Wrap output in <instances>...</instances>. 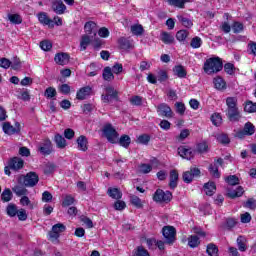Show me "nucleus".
I'll use <instances>...</instances> for the list:
<instances>
[{"instance_id": "1", "label": "nucleus", "mask_w": 256, "mask_h": 256, "mask_svg": "<svg viewBox=\"0 0 256 256\" xmlns=\"http://www.w3.org/2000/svg\"><path fill=\"white\" fill-rule=\"evenodd\" d=\"M102 132L104 133L107 141L112 145H120L124 149H129L131 145V137L129 135L123 134L119 138V132L113 127L111 123L104 125Z\"/></svg>"}, {"instance_id": "2", "label": "nucleus", "mask_w": 256, "mask_h": 256, "mask_svg": "<svg viewBox=\"0 0 256 256\" xmlns=\"http://www.w3.org/2000/svg\"><path fill=\"white\" fill-rule=\"evenodd\" d=\"M226 105L227 109L225 113L228 121L231 123H238V121H241V117L243 116L241 115V111L237 106V99L235 97H228L226 99Z\"/></svg>"}, {"instance_id": "3", "label": "nucleus", "mask_w": 256, "mask_h": 256, "mask_svg": "<svg viewBox=\"0 0 256 256\" xmlns=\"http://www.w3.org/2000/svg\"><path fill=\"white\" fill-rule=\"evenodd\" d=\"M204 73L211 75L213 73H219L223 71V59L219 58V56L208 58L204 62Z\"/></svg>"}, {"instance_id": "4", "label": "nucleus", "mask_w": 256, "mask_h": 256, "mask_svg": "<svg viewBox=\"0 0 256 256\" xmlns=\"http://www.w3.org/2000/svg\"><path fill=\"white\" fill-rule=\"evenodd\" d=\"M18 185H24V187H35L39 183V174L37 172L30 171L25 175H20L17 178Z\"/></svg>"}, {"instance_id": "5", "label": "nucleus", "mask_w": 256, "mask_h": 256, "mask_svg": "<svg viewBox=\"0 0 256 256\" xmlns=\"http://www.w3.org/2000/svg\"><path fill=\"white\" fill-rule=\"evenodd\" d=\"M173 200V193L171 191H163V189L158 188L153 194V201L155 203H171Z\"/></svg>"}, {"instance_id": "6", "label": "nucleus", "mask_w": 256, "mask_h": 256, "mask_svg": "<svg viewBox=\"0 0 256 256\" xmlns=\"http://www.w3.org/2000/svg\"><path fill=\"white\" fill-rule=\"evenodd\" d=\"M162 235L166 245H173L177 241V229L173 226H164L162 228Z\"/></svg>"}, {"instance_id": "7", "label": "nucleus", "mask_w": 256, "mask_h": 256, "mask_svg": "<svg viewBox=\"0 0 256 256\" xmlns=\"http://www.w3.org/2000/svg\"><path fill=\"white\" fill-rule=\"evenodd\" d=\"M201 177V169L197 166H191L190 170L183 172L182 180L184 183H193V179H199Z\"/></svg>"}, {"instance_id": "8", "label": "nucleus", "mask_w": 256, "mask_h": 256, "mask_svg": "<svg viewBox=\"0 0 256 256\" xmlns=\"http://www.w3.org/2000/svg\"><path fill=\"white\" fill-rule=\"evenodd\" d=\"M106 94L101 95L103 103H111V101H119V91L115 90L113 86L105 88Z\"/></svg>"}, {"instance_id": "9", "label": "nucleus", "mask_w": 256, "mask_h": 256, "mask_svg": "<svg viewBox=\"0 0 256 256\" xmlns=\"http://www.w3.org/2000/svg\"><path fill=\"white\" fill-rule=\"evenodd\" d=\"M178 155H180L182 159H187V161H191V159L195 158L196 152L195 149L189 146H179Z\"/></svg>"}, {"instance_id": "10", "label": "nucleus", "mask_w": 256, "mask_h": 256, "mask_svg": "<svg viewBox=\"0 0 256 256\" xmlns=\"http://www.w3.org/2000/svg\"><path fill=\"white\" fill-rule=\"evenodd\" d=\"M157 113L159 117H166V119H173V110L167 103H161L157 106Z\"/></svg>"}, {"instance_id": "11", "label": "nucleus", "mask_w": 256, "mask_h": 256, "mask_svg": "<svg viewBox=\"0 0 256 256\" xmlns=\"http://www.w3.org/2000/svg\"><path fill=\"white\" fill-rule=\"evenodd\" d=\"M65 231H67V226H65L63 223H57L52 226L50 238H52L53 241H57V239L61 237V233H65Z\"/></svg>"}, {"instance_id": "12", "label": "nucleus", "mask_w": 256, "mask_h": 256, "mask_svg": "<svg viewBox=\"0 0 256 256\" xmlns=\"http://www.w3.org/2000/svg\"><path fill=\"white\" fill-rule=\"evenodd\" d=\"M39 153L41 155H44V157H47L53 153V143L49 138L45 139L43 143H41L38 147Z\"/></svg>"}, {"instance_id": "13", "label": "nucleus", "mask_w": 256, "mask_h": 256, "mask_svg": "<svg viewBox=\"0 0 256 256\" xmlns=\"http://www.w3.org/2000/svg\"><path fill=\"white\" fill-rule=\"evenodd\" d=\"M51 9L56 13V15H65L67 6L63 3V0H54L51 3Z\"/></svg>"}, {"instance_id": "14", "label": "nucleus", "mask_w": 256, "mask_h": 256, "mask_svg": "<svg viewBox=\"0 0 256 256\" xmlns=\"http://www.w3.org/2000/svg\"><path fill=\"white\" fill-rule=\"evenodd\" d=\"M70 59L71 56L69 55V53L65 52L56 53L54 56V61L56 65H61L62 67L69 64Z\"/></svg>"}, {"instance_id": "15", "label": "nucleus", "mask_w": 256, "mask_h": 256, "mask_svg": "<svg viewBox=\"0 0 256 256\" xmlns=\"http://www.w3.org/2000/svg\"><path fill=\"white\" fill-rule=\"evenodd\" d=\"M8 163L11 171H21L25 167V161L19 157L10 158Z\"/></svg>"}, {"instance_id": "16", "label": "nucleus", "mask_w": 256, "mask_h": 256, "mask_svg": "<svg viewBox=\"0 0 256 256\" xmlns=\"http://www.w3.org/2000/svg\"><path fill=\"white\" fill-rule=\"evenodd\" d=\"M37 18L39 23H41V25H47L49 29H53L55 27V23L53 22V19L49 18V15H47L46 12L38 13Z\"/></svg>"}, {"instance_id": "17", "label": "nucleus", "mask_w": 256, "mask_h": 256, "mask_svg": "<svg viewBox=\"0 0 256 256\" xmlns=\"http://www.w3.org/2000/svg\"><path fill=\"white\" fill-rule=\"evenodd\" d=\"M92 88L90 86H84L80 88L76 93V99L78 101H85L89 95H91Z\"/></svg>"}, {"instance_id": "18", "label": "nucleus", "mask_w": 256, "mask_h": 256, "mask_svg": "<svg viewBox=\"0 0 256 256\" xmlns=\"http://www.w3.org/2000/svg\"><path fill=\"white\" fill-rule=\"evenodd\" d=\"M96 29H97V23H95L94 21H88L84 25L85 33H87V35H92L91 39H93V37L97 36V30Z\"/></svg>"}, {"instance_id": "19", "label": "nucleus", "mask_w": 256, "mask_h": 256, "mask_svg": "<svg viewBox=\"0 0 256 256\" xmlns=\"http://www.w3.org/2000/svg\"><path fill=\"white\" fill-rule=\"evenodd\" d=\"M78 150L79 151H87L89 149V140L87 139V136L80 135L76 140Z\"/></svg>"}, {"instance_id": "20", "label": "nucleus", "mask_w": 256, "mask_h": 256, "mask_svg": "<svg viewBox=\"0 0 256 256\" xmlns=\"http://www.w3.org/2000/svg\"><path fill=\"white\" fill-rule=\"evenodd\" d=\"M169 179L168 185L170 189H177V185H179V172L176 169L170 171Z\"/></svg>"}, {"instance_id": "21", "label": "nucleus", "mask_w": 256, "mask_h": 256, "mask_svg": "<svg viewBox=\"0 0 256 256\" xmlns=\"http://www.w3.org/2000/svg\"><path fill=\"white\" fill-rule=\"evenodd\" d=\"M204 192L208 197H213L215 191H217V185L213 181H209L203 186Z\"/></svg>"}, {"instance_id": "22", "label": "nucleus", "mask_w": 256, "mask_h": 256, "mask_svg": "<svg viewBox=\"0 0 256 256\" xmlns=\"http://www.w3.org/2000/svg\"><path fill=\"white\" fill-rule=\"evenodd\" d=\"M214 87L217 91H225L227 89V82L223 77L217 76L213 79Z\"/></svg>"}, {"instance_id": "23", "label": "nucleus", "mask_w": 256, "mask_h": 256, "mask_svg": "<svg viewBox=\"0 0 256 256\" xmlns=\"http://www.w3.org/2000/svg\"><path fill=\"white\" fill-rule=\"evenodd\" d=\"M118 46L119 49H122L123 51H129V49H133V44L131 43V40L125 37H121L118 39Z\"/></svg>"}, {"instance_id": "24", "label": "nucleus", "mask_w": 256, "mask_h": 256, "mask_svg": "<svg viewBox=\"0 0 256 256\" xmlns=\"http://www.w3.org/2000/svg\"><path fill=\"white\" fill-rule=\"evenodd\" d=\"M187 241L188 247H190V249H197V247L201 245V239L199 238L198 235H190L187 238Z\"/></svg>"}, {"instance_id": "25", "label": "nucleus", "mask_w": 256, "mask_h": 256, "mask_svg": "<svg viewBox=\"0 0 256 256\" xmlns=\"http://www.w3.org/2000/svg\"><path fill=\"white\" fill-rule=\"evenodd\" d=\"M173 73L179 77V79H185V77H187V70L185 69V66L181 64L173 67Z\"/></svg>"}, {"instance_id": "26", "label": "nucleus", "mask_w": 256, "mask_h": 256, "mask_svg": "<svg viewBox=\"0 0 256 256\" xmlns=\"http://www.w3.org/2000/svg\"><path fill=\"white\" fill-rule=\"evenodd\" d=\"M13 193L17 195V197H23V195H29V190L23 184L15 185L12 188Z\"/></svg>"}, {"instance_id": "27", "label": "nucleus", "mask_w": 256, "mask_h": 256, "mask_svg": "<svg viewBox=\"0 0 256 256\" xmlns=\"http://www.w3.org/2000/svg\"><path fill=\"white\" fill-rule=\"evenodd\" d=\"M244 193L245 189H243V186H238L235 190L228 192L227 197H229V199H237L243 197Z\"/></svg>"}, {"instance_id": "28", "label": "nucleus", "mask_w": 256, "mask_h": 256, "mask_svg": "<svg viewBox=\"0 0 256 256\" xmlns=\"http://www.w3.org/2000/svg\"><path fill=\"white\" fill-rule=\"evenodd\" d=\"M177 19L180 25H182V27H185V29H191L193 27V20H191L187 16L178 15Z\"/></svg>"}, {"instance_id": "29", "label": "nucleus", "mask_w": 256, "mask_h": 256, "mask_svg": "<svg viewBox=\"0 0 256 256\" xmlns=\"http://www.w3.org/2000/svg\"><path fill=\"white\" fill-rule=\"evenodd\" d=\"M107 195H109L111 199H116V200L123 198V192H121L119 188H112V187L108 188Z\"/></svg>"}, {"instance_id": "30", "label": "nucleus", "mask_w": 256, "mask_h": 256, "mask_svg": "<svg viewBox=\"0 0 256 256\" xmlns=\"http://www.w3.org/2000/svg\"><path fill=\"white\" fill-rule=\"evenodd\" d=\"M54 143H56L58 149H65V147H67V140H65V137L61 134H55Z\"/></svg>"}, {"instance_id": "31", "label": "nucleus", "mask_w": 256, "mask_h": 256, "mask_svg": "<svg viewBox=\"0 0 256 256\" xmlns=\"http://www.w3.org/2000/svg\"><path fill=\"white\" fill-rule=\"evenodd\" d=\"M236 243L241 253H245V251H247V238H245L244 236H238Z\"/></svg>"}, {"instance_id": "32", "label": "nucleus", "mask_w": 256, "mask_h": 256, "mask_svg": "<svg viewBox=\"0 0 256 256\" xmlns=\"http://www.w3.org/2000/svg\"><path fill=\"white\" fill-rule=\"evenodd\" d=\"M206 253L209 256H219V247L215 243H209L206 247Z\"/></svg>"}, {"instance_id": "33", "label": "nucleus", "mask_w": 256, "mask_h": 256, "mask_svg": "<svg viewBox=\"0 0 256 256\" xmlns=\"http://www.w3.org/2000/svg\"><path fill=\"white\" fill-rule=\"evenodd\" d=\"M89 45H91V36L84 34L81 37V41H80V50L81 51H87V47H89Z\"/></svg>"}, {"instance_id": "34", "label": "nucleus", "mask_w": 256, "mask_h": 256, "mask_svg": "<svg viewBox=\"0 0 256 256\" xmlns=\"http://www.w3.org/2000/svg\"><path fill=\"white\" fill-rule=\"evenodd\" d=\"M194 150H195V153H200V154L208 153L209 152V144H207V142H205V141L199 142L196 144V149H194Z\"/></svg>"}, {"instance_id": "35", "label": "nucleus", "mask_w": 256, "mask_h": 256, "mask_svg": "<svg viewBox=\"0 0 256 256\" xmlns=\"http://www.w3.org/2000/svg\"><path fill=\"white\" fill-rule=\"evenodd\" d=\"M44 97H46V99H52V101H55V97H57V89L52 86L46 88L44 91Z\"/></svg>"}, {"instance_id": "36", "label": "nucleus", "mask_w": 256, "mask_h": 256, "mask_svg": "<svg viewBox=\"0 0 256 256\" xmlns=\"http://www.w3.org/2000/svg\"><path fill=\"white\" fill-rule=\"evenodd\" d=\"M161 41L164 42L165 45H171L174 43L175 37H173L169 32H162Z\"/></svg>"}, {"instance_id": "37", "label": "nucleus", "mask_w": 256, "mask_h": 256, "mask_svg": "<svg viewBox=\"0 0 256 256\" xmlns=\"http://www.w3.org/2000/svg\"><path fill=\"white\" fill-rule=\"evenodd\" d=\"M3 131L6 135H15V133H19V129L17 130V128L13 127L9 122L3 124Z\"/></svg>"}, {"instance_id": "38", "label": "nucleus", "mask_w": 256, "mask_h": 256, "mask_svg": "<svg viewBox=\"0 0 256 256\" xmlns=\"http://www.w3.org/2000/svg\"><path fill=\"white\" fill-rule=\"evenodd\" d=\"M13 199V192H11V189L6 188L1 194V201L2 203H9Z\"/></svg>"}, {"instance_id": "39", "label": "nucleus", "mask_w": 256, "mask_h": 256, "mask_svg": "<svg viewBox=\"0 0 256 256\" xmlns=\"http://www.w3.org/2000/svg\"><path fill=\"white\" fill-rule=\"evenodd\" d=\"M102 77L104 81H113V79H115V75H113V70H111V67L107 66L104 68Z\"/></svg>"}, {"instance_id": "40", "label": "nucleus", "mask_w": 256, "mask_h": 256, "mask_svg": "<svg viewBox=\"0 0 256 256\" xmlns=\"http://www.w3.org/2000/svg\"><path fill=\"white\" fill-rule=\"evenodd\" d=\"M18 211L19 210L17 209V205L14 203H10L6 207V213L8 217H16Z\"/></svg>"}, {"instance_id": "41", "label": "nucleus", "mask_w": 256, "mask_h": 256, "mask_svg": "<svg viewBox=\"0 0 256 256\" xmlns=\"http://www.w3.org/2000/svg\"><path fill=\"white\" fill-rule=\"evenodd\" d=\"M130 203L133 205V207H136V209H143V202L137 195H132L130 197Z\"/></svg>"}, {"instance_id": "42", "label": "nucleus", "mask_w": 256, "mask_h": 256, "mask_svg": "<svg viewBox=\"0 0 256 256\" xmlns=\"http://www.w3.org/2000/svg\"><path fill=\"white\" fill-rule=\"evenodd\" d=\"M208 171L212 175V177H215L216 179H219V177H221V173L219 172V166L217 164H210L208 167Z\"/></svg>"}, {"instance_id": "43", "label": "nucleus", "mask_w": 256, "mask_h": 256, "mask_svg": "<svg viewBox=\"0 0 256 256\" xmlns=\"http://www.w3.org/2000/svg\"><path fill=\"white\" fill-rule=\"evenodd\" d=\"M216 139L221 145H229L231 143V138L225 133L218 134Z\"/></svg>"}, {"instance_id": "44", "label": "nucleus", "mask_w": 256, "mask_h": 256, "mask_svg": "<svg viewBox=\"0 0 256 256\" xmlns=\"http://www.w3.org/2000/svg\"><path fill=\"white\" fill-rule=\"evenodd\" d=\"M224 71L226 72V75H235V71H237V68H235V64L231 63V62H227L226 64H224Z\"/></svg>"}, {"instance_id": "45", "label": "nucleus", "mask_w": 256, "mask_h": 256, "mask_svg": "<svg viewBox=\"0 0 256 256\" xmlns=\"http://www.w3.org/2000/svg\"><path fill=\"white\" fill-rule=\"evenodd\" d=\"M244 133H246L247 136L255 135V125L251 122H246L244 124Z\"/></svg>"}, {"instance_id": "46", "label": "nucleus", "mask_w": 256, "mask_h": 256, "mask_svg": "<svg viewBox=\"0 0 256 256\" xmlns=\"http://www.w3.org/2000/svg\"><path fill=\"white\" fill-rule=\"evenodd\" d=\"M131 33H133V35H143V33H145V29L143 28V25L141 24H134L131 26Z\"/></svg>"}, {"instance_id": "47", "label": "nucleus", "mask_w": 256, "mask_h": 256, "mask_svg": "<svg viewBox=\"0 0 256 256\" xmlns=\"http://www.w3.org/2000/svg\"><path fill=\"white\" fill-rule=\"evenodd\" d=\"M244 111L246 113H256V103L251 100L246 101Z\"/></svg>"}, {"instance_id": "48", "label": "nucleus", "mask_w": 256, "mask_h": 256, "mask_svg": "<svg viewBox=\"0 0 256 256\" xmlns=\"http://www.w3.org/2000/svg\"><path fill=\"white\" fill-rule=\"evenodd\" d=\"M225 181L228 185H231L232 187H235V185H239L240 180L237 175H229L225 178Z\"/></svg>"}, {"instance_id": "49", "label": "nucleus", "mask_w": 256, "mask_h": 256, "mask_svg": "<svg viewBox=\"0 0 256 256\" xmlns=\"http://www.w3.org/2000/svg\"><path fill=\"white\" fill-rule=\"evenodd\" d=\"M133 256H151V254H149V250H148V249H145V247H143V246H138V247L134 250Z\"/></svg>"}, {"instance_id": "50", "label": "nucleus", "mask_w": 256, "mask_h": 256, "mask_svg": "<svg viewBox=\"0 0 256 256\" xmlns=\"http://www.w3.org/2000/svg\"><path fill=\"white\" fill-rule=\"evenodd\" d=\"M187 37H189V32L187 30H185V29L179 30L176 33V39L180 43H182V41H186Z\"/></svg>"}, {"instance_id": "51", "label": "nucleus", "mask_w": 256, "mask_h": 256, "mask_svg": "<svg viewBox=\"0 0 256 256\" xmlns=\"http://www.w3.org/2000/svg\"><path fill=\"white\" fill-rule=\"evenodd\" d=\"M156 78L159 83H165V81L169 79V74L167 73V70H159Z\"/></svg>"}, {"instance_id": "52", "label": "nucleus", "mask_w": 256, "mask_h": 256, "mask_svg": "<svg viewBox=\"0 0 256 256\" xmlns=\"http://www.w3.org/2000/svg\"><path fill=\"white\" fill-rule=\"evenodd\" d=\"M8 19L14 25H21V23H23V18H21V15L19 14H10Z\"/></svg>"}, {"instance_id": "53", "label": "nucleus", "mask_w": 256, "mask_h": 256, "mask_svg": "<svg viewBox=\"0 0 256 256\" xmlns=\"http://www.w3.org/2000/svg\"><path fill=\"white\" fill-rule=\"evenodd\" d=\"M243 29H245V27L243 26V23H241L239 21H234L232 23V31L236 35L239 34V33H242Z\"/></svg>"}, {"instance_id": "54", "label": "nucleus", "mask_w": 256, "mask_h": 256, "mask_svg": "<svg viewBox=\"0 0 256 256\" xmlns=\"http://www.w3.org/2000/svg\"><path fill=\"white\" fill-rule=\"evenodd\" d=\"M139 171L140 173H143V175H147V173L153 171V166L151 164L142 163L139 165Z\"/></svg>"}, {"instance_id": "55", "label": "nucleus", "mask_w": 256, "mask_h": 256, "mask_svg": "<svg viewBox=\"0 0 256 256\" xmlns=\"http://www.w3.org/2000/svg\"><path fill=\"white\" fill-rule=\"evenodd\" d=\"M73 203H75V198L71 196V194H68L64 197L63 201H62V207H71V205H73Z\"/></svg>"}, {"instance_id": "56", "label": "nucleus", "mask_w": 256, "mask_h": 256, "mask_svg": "<svg viewBox=\"0 0 256 256\" xmlns=\"http://www.w3.org/2000/svg\"><path fill=\"white\" fill-rule=\"evenodd\" d=\"M56 169L57 165H55V163H48L44 168V175H53Z\"/></svg>"}, {"instance_id": "57", "label": "nucleus", "mask_w": 256, "mask_h": 256, "mask_svg": "<svg viewBox=\"0 0 256 256\" xmlns=\"http://www.w3.org/2000/svg\"><path fill=\"white\" fill-rule=\"evenodd\" d=\"M201 45H203V40H201L200 37L195 36L194 38H192L190 42V47H192V49H199Z\"/></svg>"}, {"instance_id": "58", "label": "nucleus", "mask_w": 256, "mask_h": 256, "mask_svg": "<svg viewBox=\"0 0 256 256\" xmlns=\"http://www.w3.org/2000/svg\"><path fill=\"white\" fill-rule=\"evenodd\" d=\"M168 5L171 7H178L179 9H185V2L183 0H167Z\"/></svg>"}, {"instance_id": "59", "label": "nucleus", "mask_w": 256, "mask_h": 256, "mask_svg": "<svg viewBox=\"0 0 256 256\" xmlns=\"http://www.w3.org/2000/svg\"><path fill=\"white\" fill-rule=\"evenodd\" d=\"M237 218H227L225 227L228 229V231H231V229L235 228L237 226Z\"/></svg>"}, {"instance_id": "60", "label": "nucleus", "mask_w": 256, "mask_h": 256, "mask_svg": "<svg viewBox=\"0 0 256 256\" xmlns=\"http://www.w3.org/2000/svg\"><path fill=\"white\" fill-rule=\"evenodd\" d=\"M175 107H176V113H178V115H185V111H187V107H185V103L176 102Z\"/></svg>"}, {"instance_id": "61", "label": "nucleus", "mask_w": 256, "mask_h": 256, "mask_svg": "<svg viewBox=\"0 0 256 256\" xmlns=\"http://www.w3.org/2000/svg\"><path fill=\"white\" fill-rule=\"evenodd\" d=\"M191 135V130L189 129H183L181 130L180 134L176 137L177 141H185L187 137Z\"/></svg>"}, {"instance_id": "62", "label": "nucleus", "mask_w": 256, "mask_h": 256, "mask_svg": "<svg viewBox=\"0 0 256 256\" xmlns=\"http://www.w3.org/2000/svg\"><path fill=\"white\" fill-rule=\"evenodd\" d=\"M149 141H151V136L149 134H141L138 137V143L141 145H149Z\"/></svg>"}, {"instance_id": "63", "label": "nucleus", "mask_w": 256, "mask_h": 256, "mask_svg": "<svg viewBox=\"0 0 256 256\" xmlns=\"http://www.w3.org/2000/svg\"><path fill=\"white\" fill-rule=\"evenodd\" d=\"M40 48L42 51H51V49H53V44L49 40H43L40 42Z\"/></svg>"}, {"instance_id": "64", "label": "nucleus", "mask_w": 256, "mask_h": 256, "mask_svg": "<svg viewBox=\"0 0 256 256\" xmlns=\"http://www.w3.org/2000/svg\"><path fill=\"white\" fill-rule=\"evenodd\" d=\"M131 105H135L136 107H141L143 105V97L141 96H133L130 99Z\"/></svg>"}]
</instances>
